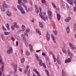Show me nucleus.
<instances>
[{
  "label": "nucleus",
  "instance_id": "nucleus-1",
  "mask_svg": "<svg viewBox=\"0 0 76 76\" xmlns=\"http://www.w3.org/2000/svg\"><path fill=\"white\" fill-rule=\"evenodd\" d=\"M39 9L40 11L39 14L40 17L42 18V20L45 21L46 20V19L47 20L48 19V17L47 16L45 18L44 16H45V13L42 11H41V7H39Z\"/></svg>",
  "mask_w": 76,
  "mask_h": 76
},
{
  "label": "nucleus",
  "instance_id": "nucleus-2",
  "mask_svg": "<svg viewBox=\"0 0 76 76\" xmlns=\"http://www.w3.org/2000/svg\"><path fill=\"white\" fill-rule=\"evenodd\" d=\"M68 3L71 5H73V3L76 5V0H70L68 2Z\"/></svg>",
  "mask_w": 76,
  "mask_h": 76
},
{
  "label": "nucleus",
  "instance_id": "nucleus-3",
  "mask_svg": "<svg viewBox=\"0 0 76 76\" xmlns=\"http://www.w3.org/2000/svg\"><path fill=\"white\" fill-rule=\"evenodd\" d=\"M4 63H2V66H1V67L0 68V76H1V75H2L1 72H3V69H4Z\"/></svg>",
  "mask_w": 76,
  "mask_h": 76
},
{
  "label": "nucleus",
  "instance_id": "nucleus-4",
  "mask_svg": "<svg viewBox=\"0 0 76 76\" xmlns=\"http://www.w3.org/2000/svg\"><path fill=\"white\" fill-rule=\"evenodd\" d=\"M48 13L49 17L50 19H52V12H51L50 10H48Z\"/></svg>",
  "mask_w": 76,
  "mask_h": 76
},
{
  "label": "nucleus",
  "instance_id": "nucleus-5",
  "mask_svg": "<svg viewBox=\"0 0 76 76\" xmlns=\"http://www.w3.org/2000/svg\"><path fill=\"white\" fill-rule=\"evenodd\" d=\"M13 53V49L12 48L10 47L9 48V49L7 50V53L8 54Z\"/></svg>",
  "mask_w": 76,
  "mask_h": 76
},
{
  "label": "nucleus",
  "instance_id": "nucleus-6",
  "mask_svg": "<svg viewBox=\"0 0 76 76\" xmlns=\"http://www.w3.org/2000/svg\"><path fill=\"white\" fill-rule=\"evenodd\" d=\"M13 25L15 27V28L19 29V26L18 25V23L16 22H14L13 23Z\"/></svg>",
  "mask_w": 76,
  "mask_h": 76
},
{
  "label": "nucleus",
  "instance_id": "nucleus-7",
  "mask_svg": "<svg viewBox=\"0 0 76 76\" xmlns=\"http://www.w3.org/2000/svg\"><path fill=\"white\" fill-rule=\"evenodd\" d=\"M46 38L48 41H49L50 39V34L48 33L46 34Z\"/></svg>",
  "mask_w": 76,
  "mask_h": 76
},
{
  "label": "nucleus",
  "instance_id": "nucleus-8",
  "mask_svg": "<svg viewBox=\"0 0 76 76\" xmlns=\"http://www.w3.org/2000/svg\"><path fill=\"white\" fill-rule=\"evenodd\" d=\"M21 37H22V41H25V42H27V40L26 39V37H25L24 36V35H23V34H22L21 35Z\"/></svg>",
  "mask_w": 76,
  "mask_h": 76
},
{
  "label": "nucleus",
  "instance_id": "nucleus-9",
  "mask_svg": "<svg viewBox=\"0 0 76 76\" xmlns=\"http://www.w3.org/2000/svg\"><path fill=\"white\" fill-rule=\"evenodd\" d=\"M69 45L72 50H75V46H74V45L72 44V43L71 42L69 43Z\"/></svg>",
  "mask_w": 76,
  "mask_h": 76
},
{
  "label": "nucleus",
  "instance_id": "nucleus-10",
  "mask_svg": "<svg viewBox=\"0 0 76 76\" xmlns=\"http://www.w3.org/2000/svg\"><path fill=\"white\" fill-rule=\"evenodd\" d=\"M33 71L37 74L38 76H40V75L39 74V73L37 71V69H33Z\"/></svg>",
  "mask_w": 76,
  "mask_h": 76
},
{
  "label": "nucleus",
  "instance_id": "nucleus-11",
  "mask_svg": "<svg viewBox=\"0 0 76 76\" xmlns=\"http://www.w3.org/2000/svg\"><path fill=\"white\" fill-rule=\"evenodd\" d=\"M46 63L48 67H50V63L48 59V58H46Z\"/></svg>",
  "mask_w": 76,
  "mask_h": 76
},
{
  "label": "nucleus",
  "instance_id": "nucleus-12",
  "mask_svg": "<svg viewBox=\"0 0 76 76\" xmlns=\"http://www.w3.org/2000/svg\"><path fill=\"white\" fill-rule=\"evenodd\" d=\"M1 9L2 12H4L5 10V7L4 5H2L1 6Z\"/></svg>",
  "mask_w": 76,
  "mask_h": 76
},
{
  "label": "nucleus",
  "instance_id": "nucleus-13",
  "mask_svg": "<svg viewBox=\"0 0 76 76\" xmlns=\"http://www.w3.org/2000/svg\"><path fill=\"white\" fill-rule=\"evenodd\" d=\"M51 36L54 42L56 43L57 42H56V39L55 38V37H54V36L53 35H51Z\"/></svg>",
  "mask_w": 76,
  "mask_h": 76
},
{
  "label": "nucleus",
  "instance_id": "nucleus-14",
  "mask_svg": "<svg viewBox=\"0 0 76 76\" xmlns=\"http://www.w3.org/2000/svg\"><path fill=\"white\" fill-rule=\"evenodd\" d=\"M66 31L67 34H69L70 32V26H68L66 28Z\"/></svg>",
  "mask_w": 76,
  "mask_h": 76
},
{
  "label": "nucleus",
  "instance_id": "nucleus-15",
  "mask_svg": "<svg viewBox=\"0 0 76 76\" xmlns=\"http://www.w3.org/2000/svg\"><path fill=\"white\" fill-rule=\"evenodd\" d=\"M71 19V18L70 17H68L65 20V21L66 22H67V23H68L69 22V21Z\"/></svg>",
  "mask_w": 76,
  "mask_h": 76
},
{
  "label": "nucleus",
  "instance_id": "nucleus-16",
  "mask_svg": "<svg viewBox=\"0 0 76 76\" xmlns=\"http://www.w3.org/2000/svg\"><path fill=\"white\" fill-rule=\"evenodd\" d=\"M65 62V63H70L71 62V58H69L67 59V60H66Z\"/></svg>",
  "mask_w": 76,
  "mask_h": 76
},
{
  "label": "nucleus",
  "instance_id": "nucleus-17",
  "mask_svg": "<svg viewBox=\"0 0 76 76\" xmlns=\"http://www.w3.org/2000/svg\"><path fill=\"white\" fill-rule=\"evenodd\" d=\"M7 16H10L12 15V13H11V12L9 11H7Z\"/></svg>",
  "mask_w": 76,
  "mask_h": 76
},
{
  "label": "nucleus",
  "instance_id": "nucleus-18",
  "mask_svg": "<svg viewBox=\"0 0 76 76\" xmlns=\"http://www.w3.org/2000/svg\"><path fill=\"white\" fill-rule=\"evenodd\" d=\"M6 26L7 28V30H8V31H9V30H10V25L9 23H7L6 25Z\"/></svg>",
  "mask_w": 76,
  "mask_h": 76
},
{
  "label": "nucleus",
  "instance_id": "nucleus-19",
  "mask_svg": "<svg viewBox=\"0 0 76 76\" xmlns=\"http://www.w3.org/2000/svg\"><path fill=\"white\" fill-rule=\"evenodd\" d=\"M57 13V18L58 19V20H60V18H61V16H60V14H57V12H56Z\"/></svg>",
  "mask_w": 76,
  "mask_h": 76
},
{
  "label": "nucleus",
  "instance_id": "nucleus-20",
  "mask_svg": "<svg viewBox=\"0 0 76 76\" xmlns=\"http://www.w3.org/2000/svg\"><path fill=\"white\" fill-rule=\"evenodd\" d=\"M36 32H37V33H38V34L39 35H41V32L38 29H37L36 30Z\"/></svg>",
  "mask_w": 76,
  "mask_h": 76
},
{
  "label": "nucleus",
  "instance_id": "nucleus-21",
  "mask_svg": "<svg viewBox=\"0 0 76 76\" xmlns=\"http://www.w3.org/2000/svg\"><path fill=\"white\" fill-rule=\"evenodd\" d=\"M22 29L21 30L22 31H24L26 29V26H25L23 25H22Z\"/></svg>",
  "mask_w": 76,
  "mask_h": 76
},
{
  "label": "nucleus",
  "instance_id": "nucleus-22",
  "mask_svg": "<svg viewBox=\"0 0 76 76\" xmlns=\"http://www.w3.org/2000/svg\"><path fill=\"white\" fill-rule=\"evenodd\" d=\"M3 62V59L2 58V56H1V54H0V63H2V64L4 63Z\"/></svg>",
  "mask_w": 76,
  "mask_h": 76
},
{
  "label": "nucleus",
  "instance_id": "nucleus-23",
  "mask_svg": "<svg viewBox=\"0 0 76 76\" xmlns=\"http://www.w3.org/2000/svg\"><path fill=\"white\" fill-rule=\"evenodd\" d=\"M35 8L36 9V13L38 14V13H39V10H38V8H37V5H35Z\"/></svg>",
  "mask_w": 76,
  "mask_h": 76
},
{
  "label": "nucleus",
  "instance_id": "nucleus-24",
  "mask_svg": "<svg viewBox=\"0 0 76 76\" xmlns=\"http://www.w3.org/2000/svg\"><path fill=\"white\" fill-rule=\"evenodd\" d=\"M57 61L58 64H60L61 63V61H60V59L59 58V57H58L57 58Z\"/></svg>",
  "mask_w": 76,
  "mask_h": 76
},
{
  "label": "nucleus",
  "instance_id": "nucleus-25",
  "mask_svg": "<svg viewBox=\"0 0 76 76\" xmlns=\"http://www.w3.org/2000/svg\"><path fill=\"white\" fill-rule=\"evenodd\" d=\"M39 63L40 64V66H42V65L44 64L42 63V61H41V59H39Z\"/></svg>",
  "mask_w": 76,
  "mask_h": 76
},
{
  "label": "nucleus",
  "instance_id": "nucleus-26",
  "mask_svg": "<svg viewBox=\"0 0 76 76\" xmlns=\"http://www.w3.org/2000/svg\"><path fill=\"white\" fill-rule=\"evenodd\" d=\"M4 34L5 35H9L10 34V33L9 32H6L5 31L4 32Z\"/></svg>",
  "mask_w": 76,
  "mask_h": 76
},
{
  "label": "nucleus",
  "instance_id": "nucleus-27",
  "mask_svg": "<svg viewBox=\"0 0 76 76\" xmlns=\"http://www.w3.org/2000/svg\"><path fill=\"white\" fill-rule=\"evenodd\" d=\"M17 7L20 10H22L23 9V8H22V7L19 5H17Z\"/></svg>",
  "mask_w": 76,
  "mask_h": 76
},
{
  "label": "nucleus",
  "instance_id": "nucleus-28",
  "mask_svg": "<svg viewBox=\"0 0 76 76\" xmlns=\"http://www.w3.org/2000/svg\"><path fill=\"white\" fill-rule=\"evenodd\" d=\"M68 56L70 57V58H73V53H68Z\"/></svg>",
  "mask_w": 76,
  "mask_h": 76
},
{
  "label": "nucleus",
  "instance_id": "nucleus-29",
  "mask_svg": "<svg viewBox=\"0 0 76 76\" xmlns=\"http://www.w3.org/2000/svg\"><path fill=\"white\" fill-rule=\"evenodd\" d=\"M25 61V58H22L21 60V64H23V63H24Z\"/></svg>",
  "mask_w": 76,
  "mask_h": 76
},
{
  "label": "nucleus",
  "instance_id": "nucleus-30",
  "mask_svg": "<svg viewBox=\"0 0 76 76\" xmlns=\"http://www.w3.org/2000/svg\"><path fill=\"white\" fill-rule=\"evenodd\" d=\"M45 72L48 76H50V74L49 73V72L48 71L47 69H45Z\"/></svg>",
  "mask_w": 76,
  "mask_h": 76
},
{
  "label": "nucleus",
  "instance_id": "nucleus-31",
  "mask_svg": "<svg viewBox=\"0 0 76 76\" xmlns=\"http://www.w3.org/2000/svg\"><path fill=\"white\" fill-rule=\"evenodd\" d=\"M39 26L40 28H43V24L42 23V22H39Z\"/></svg>",
  "mask_w": 76,
  "mask_h": 76
},
{
  "label": "nucleus",
  "instance_id": "nucleus-32",
  "mask_svg": "<svg viewBox=\"0 0 76 76\" xmlns=\"http://www.w3.org/2000/svg\"><path fill=\"white\" fill-rule=\"evenodd\" d=\"M62 76H66V72H64V70H62Z\"/></svg>",
  "mask_w": 76,
  "mask_h": 76
},
{
  "label": "nucleus",
  "instance_id": "nucleus-33",
  "mask_svg": "<svg viewBox=\"0 0 76 76\" xmlns=\"http://www.w3.org/2000/svg\"><path fill=\"white\" fill-rule=\"evenodd\" d=\"M25 9L26 10L27 12H29V11H31V9L30 8L27 9L26 7L25 8Z\"/></svg>",
  "mask_w": 76,
  "mask_h": 76
},
{
  "label": "nucleus",
  "instance_id": "nucleus-34",
  "mask_svg": "<svg viewBox=\"0 0 76 76\" xmlns=\"http://www.w3.org/2000/svg\"><path fill=\"white\" fill-rule=\"evenodd\" d=\"M51 3L53 7H54V8H55V9H56V6L55 4H54V3L53 2H51Z\"/></svg>",
  "mask_w": 76,
  "mask_h": 76
},
{
  "label": "nucleus",
  "instance_id": "nucleus-35",
  "mask_svg": "<svg viewBox=\"0 0 76 76\" xmlns=\"http://www.w3.org/2000/svg\"><path fill=\"white\" fill-rule=\"evenodd\" d=\"M61 6H63L65 5V3H64V2L63 1H61Z\"/></svg>",
  "mask_w": 76,
  "mask_h": 76
},
{
  "label": "nucleus",
  "instance_id": "nucleus-36",
  "mask_svg": "<svg viewBox=\"0 0 76 76\" xmlns=\"http://www.w3.org/2000/svg\"><path fill=\"white\" fill-rule=\"evenodd\" d=\"M25 32L29 33L30 32V29L29 28H27L26 29Z\"/></svg>",
  "mask_w": 76,
  "mask_h": 76
},
{
  "label": "nucleus",
  "instance_id": "nucleus-37",
  "mask_svg": "<svg viewBox=\"0 0 76 76\" xmlns=\"http://www.w3.org/2000/svg\"><path fill=\"white\" fill-rule=\"evenodd\" d=\"M20 11L22 13H23V14H25V11H24V10H23V9H22V10H20Z\"/></svg>",
  "mask_w": 76,
  "mask_h": 76
},
{
  "label": "nucleus",
  "instance_id": "nucleus-38",
  "mask_svg": "<svg viewBox=\"0 0 76 76\" xmlns=\"http://www.w3.org/2000/svg\"><path fill=\"white\" fill-rule=\"evenodd\" d=\"M24 35L25 36H26V37H28V33L26 31L24 32Z\"/></svg>",
  "mask_w": 76,
  "mask_h": 76
},
{
  "label": "nucleus",
  "instance_id": "nucleus-39",
  "mask_svg": "<svg viewBox=\"0 0 76 76\" xmlns=\"http://www.w3.org/2000/svg\"><path fill=\"white\" fill-rule=\"evenodd\" d=\"M11 28L12 30H15V27L13 25H12L11 26Z\"/></svg>",
  "mask_w": 76,
  "mask_h": 76
},
{
  "label": "nucleus",
  "instance_id": "nucleus-40",
  "mask_svg": "<svg viewBox=\"0 0 76 76\" xmlns=\"http://www.w3.org/2000/svg\"><path fill=\"white\" fill-rule=\"evenodd\" d=\"M30 72H31V70L30 69H29L28 70V73H27V75L28 76H30Z\"/></svg>",
  "mask_w": 76,
  "mask_h": 76
},
{
  "label": "nucleus",
  "instance_id": "nucleus-41",
  "mask_svg": "<svg viewBox=\"0 0 76 76\" xmlns=\"http://www.w3.org/2000/svg\"><path fill=\"white\" fill-rule=\"evenodd\" d=\"M2 3L3 4V6H4L6 5V4H6V2H5L4 1H2Z\"/></svg>",
  "mask_w": 76,
  "mask_h": 76
},
{
  "label": "nucleus",
  "instance_id": "nucleus-42",
  "mask_svg": "<svg viewBox=\"0 0 76 76\" xmlns=\"http://www.w3.org/2000/svg\"><path fill=\"white\" fill-rule=\"evenodd\" d=\"M23 1L24 4H26V3H28V1L27 0H23Z\"/></svg>",
  "mask_w": 76,
  "mask_h": 76
},
{
  "label": "nucleus",
  "instance_id": "nucleus-43",
  "mask_svg": "<svg viewBox=\"0 0 76 76\" xmlns=\"http://www.w3.org/2000/svg\"><path fill=\"white\" fill-rule=\"evenodd\" d=\"M6 8H7V9L8 8H9V7H10V6H9L8 5H7V4L4 6Z\"/></svg>",
  "mask_w": 76,
  "mask_h": 76
},
{
  "label": "nucleus",
  "instance_id": "nucleus-44",
  "mask_svg": "<svg viewBox=\"0 0 76 76\" xmlns=\"http://www.w3.org/2000/svg\"><path fill=\"white\" fill-rule=\"evenodd\" d=\"M63 51L64 53L65 54H66L67 53V52H66V50H65L64 49H63Z\"/></svg>",
  "mask_w": 76,
  "mask_h": 76
},
{
  "label": "nucleus",
  "instance_id": "nucleus-45",
  "mask_svg": "<svg viewBox=\"0 0 76 76\" xmlns=\"http://www.w3.org/2000/svg\"><path fill=\"white\" fill-rule=\"evenodd\" d=\"M53 32L55 35H57V32L56 31H53Z\"/></svg>",
  "mask_w": 76,
  "mask_h": 76
},
{
  "label": "nucleus",
  "instance_id": "nucleus-46",
  "mask_svg": "<svg viewBox=\"0 0 76 76\" xmlns=\"http://www.w3.org/2000/svg\"><path fill=\"white\" fill-rule=\"evenodd\" d=\"M26 55L28 56H29L30 55V54L29 52H28V51H27L26 52Z\"/></svg>",
  "mask_w": 76,
  "mask_h": 76
},
{
  "label": "nucleus",
  "instance_id": "nucleus-47",
  "mask_svg": "<svg viewBox=\"0 0 76 76\" xmlns=\"http://www.w3.org/2000/svg\"><path fill=\"white\" fill-rule=\"evenodd\" d=\"M21 31H22V30L18 31L17 32V34H20V33L21 32Z\"/></svg>",
  "mask_w": 76,
  "mask_h": 76
},
{
  "label": "nucleus",
  "instance_id": "nucleus-48",
  "mask_svg": "<svg viewBox=\"0 0 76 76\" xmlns=\"http://www.w3.org/2000/svg\"><path fill=\"white\" fill-rule=\"evenodd\" d=\"M28 69H26V70L24 71V73L25 74H26L27 72H28Z\"/></svg>",
  "mask_w": 76,
  "mask_h": 76
},
{
  "label": "nucleus",
  "instance_id": "nucleus-49",
  "mask_svg": "<svg viewBox=\"0 0 76 76\" xmlns=\"http://www.w3.org/2000/svg\"><path fill=\"white\" fill-rule=\"evenodd\" d=\"M14 68V69H16V68H17L18 67V66H17V65L16 64H15L13 66Z\"/></svg>",
  "mask_w": 76,
  "mask_h": 76
},
{
  "label": "nucleus",
  "instance_id": "nucleus-50",
  "mask_svg": "<svg viewBox=\"0 0 76 76\" xmlns=\"http://www.w3.org/2000/svg\"><path fill=\"white\" fill-rule=\"evenodd\" d=\"M2 28L3 30H4V31H7V29H6V28H5V27L3 26H2Z\"/></svg>",
  "mask_w": 76,
  "mask_h": 76
},
{
  "label": "nucleus",
  "instance_id": "nucleus-51",
  "mask_svg": "<svg viewBox=\"0 0 76 76\" xmlns=\"http://www.w3.org/2000/svg\"><path fill=\"white\" fill-rule=\"evenodd\" d=\"M18 70L20 72H22V69L21 68H19L18 69Z\"/></svg>",
  "mask_w": 76,
  "mask_h": 76
},
{
  "label": "nucleus",
  "instance_id": "nucleus-52",
  "mask_svg": "<svg viewBox=\"0 0 76 76\" xmlns=\"http://www.w3.org/2000/svg\"><path fill=\"white\" fill-rule=\"evenodd\" d=\"M20 4V6H22L23 5V3L21 2H20V4Z\"/></svg>",
  "mask_w": 76,
  "mask_h": 76
},
{
  "label": "nucleus",
  "instance_id": "nucleus-53",
  "mask_svg": "<svg viewBox=\"0 0 76 76\" xmlns=\"http://www.w3.org/2000/svg\"><path fill=\"white\" fill-rule=\"evenodd\" d=\"M14 73L17 72V68H14Z\"/></svg>",
  "mask_w": 76,
  "mask_h": 76
},
{
  "label": "nucleus",
  "instance_id": "nucleus-54",
  "mask_svg": "<svg viewBox=\"0 0 76 76\" xmlns=\"http://www.w3.org/2000/svg\"><path fill=\"white\" fill-rule=\"evenodd\" d=\"M74 31H76V25L75 24L74 26Z\"/></svg>",
  "mask_w": 76,
  "mask_h": 76
},
{
  "label": "nucleus",
  "instance_id": "nucleus-55",
  "mask_svg": "<svg viewBox=\"0 0 76 76\" xmlns=\"http://www.w3.org/2000/svg\"><path fill=\"white\" fill-rule=\"evenodd\" d=\"M11 66H14L15 65V63H11Z\"/></svg>",
  "mask_w": 76,
  "mask_h": 76
},
{
  "label": "nucleus",
  "instance_id": "nucleus-56",
  "mask_svg": "<svg viewBox=\"0 0 76 76\" xmlns=\"http://www.w3.org/2000/svg\"><path fill=\"white\" fill-rule=\"evenodd\" d=\"M16 46H18V45H19V43L18 42V41H16Z\"/></svg>",
  "mask_w": 76,
  "mask_h": 76
},
{
  "label": "nucleus",
  "instance_id": "nucleus-57",
  "mask_svg": "<svg viewBox=\"0 0 76 76\" xmlns=\"http://www.w3.org/2000/svg\"><path fill=\"white\" fill-rule=\"evenodd\" d=\"M11 39L12 41H15V38L13 37H11Z\"/></svg>",
  "mask_w": 76,
  "mask_h": 76
},
{
  "label": "nucleus",
  "instance_id": "nucleus-58",
  "mask_svg": "<svg viewBox=\"0 0 76 76\" xmlns=\"http://www.w3.org/2000/svg\"><path fill=\"white\" fill-rule=\"evenodd\" d=\"M41 1L42 3H45V0H41Z\"/></svg>",
  "mask_w": 76,
  "mask_h": 76
},
{
  "label": "nucleus",
  "instance_id": "nucleus-59",
  "mask_svg": "<svg viewBox=\"0 0 76 76\" xmlns=\"http://www.w3.org/2000/svg\"><path fill=\"white\" fill-rule=\"evenodd\" d=\"M42 56H46V54L45 53H42Z\"/></svg>",
  "mask_w": 76,
  "mask_h": 76
},
{
  "label": "nucleus",
  "instance_id": "nucleus-60",
  "mask_svg": "<svg viewBox=\"0 0 76 76\" xmlns=\"http://www.w3.org/2000/svg\"><path fill=\"white\" fill-rule=\"evenodd\" d=\"M18 4H20V3L21 2L22 0H18Z\"/></svg>",
  "mask_w": 76,
  "mask_h": 76
},
{
  "label": "nucleus",
  "instance_id": "nucleus-61",
  "mask_svg": "<svg viewBox=\"0 0 76 76\" xmlns=\"http://www.w3.org/2000/svg\"><path fill=\"white\" fill-rule=\"evenodd\" d=\"M29 1L31 5H32V1L31 0H29Z\"/></svg>",
  "mask_w": 76,
  "mask_h": 76
},
{
  "label": "nucleus",
  "instance_id": "nucleus-62",
  "mask_svg": "<svg viewBox=\"0 0 76 76\" xmlns=\"http://www.w3.org/2000/svg\"><path fill=\"white\" fill-rule=\"evenodd\" d=\"M54 59V62L55 63V62H56V61H57V59L56 58H53Z\"/></svg>",
  "mask_w": 76,
  "mask_h": 76
},
{
  "label": "nucleus",
  "instance_id": "nucleus-63",
  "mask_svg": "<svg viewBox=\"0 0 76 76\" xmlns=\"http://www.w3.org/2000/svg\"><path fill=\"white\" fill-rule=\"evenodd\" d=\"M29 47L30 48H32V45H31V44L29 45Z\"/></svg>",
  "mask_w": 76,
  "mask_h": 76
},
{
  "label": "nucleus",
  "instance_id": "nucleus-64",
  "mask_svg": "<svg viewBox=\"0 0 76 76\" xmlns=\"http://www.w3.org/2000/svg\"><path fill=\"white\" fill-rule=\"evenodd\" d=\"M37 58V61H39V56L37 57H36Z\"/></svg>",
  "mask_w": 76,
  "mask_h": 76
}]
</instances>
